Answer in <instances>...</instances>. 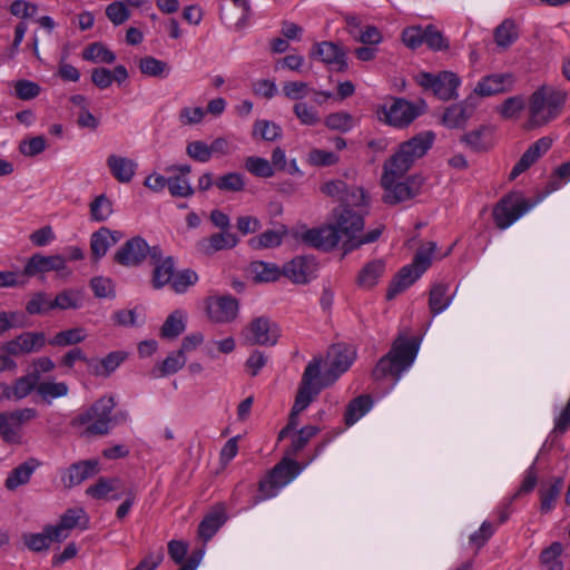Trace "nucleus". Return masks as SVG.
Here are the masks:
<instances>
[{"mask_svg":"<svg viewBox=\"0 0 570 570\" xmlns=\"http://www.w3.org/2000/svg\"><path fill=\"white\" fill-rule=\"evenodd\" d=\"M321 191L341 203V207L333 210L335 222L332 224L338 230L340 238L354 239L364 228V217L351 207L367 206L368 196L364 188L346 180H327L321 186Z\"/></svg>","mask_w":570,"mask_h":570,"instance_id":"1","label":"nucleus"},{"mask_svg":"<svg viewBox=\"0 0 570 570\" xmlns=\"http://www.w3.org/2000/svg\"><path fill=\"white\" fill-rule=\"evenodd\" d=\"M419 345L417 337L406 338L402 335L397 336L389 353L382 356L373 368V380L381 381L392 376L394 382H397L402 373L414 362L419 352Z\"/></svg>","mask_w":570,"mask_h":570,"instance_id":"2","label":"nucleus"},{"mask_svg":"<svg viewBox=\"0 0 570 570\" xmlns=\"http://www.w3.org/2000/svg\"><path fill=\"white\" fill-rule=\"evenodd\" d=\"M116 402L114 396H102L91 404L89 409L75 416L70 425L72 428H80L86 425L82 435H106L109 433V424L115 422H125L127 413L119 412L111 415Z\"/></svg>","mask_w":570,"mask_h":570,"instance_id":"3","label":"nucleus"},{"mask_svg":"<svg viewBox=\"0 0 570 570\" xmlns=\"http://www.w3.org/2000/svg\"><path fill=\"white\" fill-rule=\"evenodd\" d=\"M433 141L434 134L424 131L401 144L397 151L385 161L382 178H399L405 175L413 164L428 153Z\"/></svg>","mask_w":570,"mask_h":570,"instance_id":"4","label":"nucleus"},{"mask_svg":"<svg viewBox=\"0 0 570 570\" xmlns=\"http://www.w3.org/2000/svg\"><path fill=\"white\" fill-rule=\"evenodd\" d=\"M557 186L551 184V188L534 198H525L521 193H510L502 197L493 208V219L498 228L505 229L519 219L523 214L535 206L547 194L554 190Z\"/></svg>","mask_w":570,"mask_h":570,"instance_id":"5","label":"nucleus"},{"mask_svg":"<svg viewBox=\"0 0 570 570\" xmlns=\"http://www.w3.org/2000/svg\"><path fill=\"white\" fill-rule=\"evenodd\" d=\"M436 248L434 242L428 243V248H420L414 255L413 263L403 266L391 281L386 292V299H393L396 295L410 287L430 266L431 254Z\"/></svg>","mask_w":570,"mask_h":570,"instance_id":"6","label":"nucleus"},{"mask_svg":"<svg viewBox=\"0 0 570 570\" xmlns=\"http://www.w3.org/2000/svg\"><path fill=\"white\" fill-rule=\"evenodd\" d=\"M302 471L301 464L285 455L273 469L268 471L266 476L259 481V495L256 501H263L272 498L276 492L288 484Z\"/></svg>","mask_w":570,"mask_h":570,"instance_id":"7","label":"nucleus"},{"mask_svg":"<svg viewBox=\"0 0 570 570\" xmlns=\"http://www.w3.org/2000/svg\"><path fill=\"white\" fill-rule=\"evenodd\" d=\"M564 102V96L552 89L542 87L530 98V122L532 126H543L554 119Z\"/></svg>","mask_w":570,"mask_h":570,"instance_id":"8","label":"nucleus"},{"mask_svg":"<svg viewBox=\"0 0 570 570\" xmlns=\"http://www.w3.org/2000/svg\"><path fill=\"white\" fill-rule=\"evenodd\" d=\"M321 375V361L314 358L304 370L301 384L298 386L294 405L295 412L304 411L322 391L327 386V382L317 381Z\"/></svg>","mask_w":570,"mask_h":570,"instance_id":"9","label":"nucleus"},{"mask_svg":"<svg viewBox=\"0 0 570 570\" xmlns=\"http://www.w3.org/2000/svg\"><path fill=\"white\" fill-rule=\"evenodd\" d=\"M425 108L424 101L414 105L403 98H396L391 106H381L377 109V117L391 126L402 128L410 125Z\"/></svg>","mask_w":570,"mask_h":570,"instance_id":"10","label":"nucleus"},{"mask_svg":"<svg viewBox=\"0 0 570 570\" xmlns=\"http://www.w3.org/2000/svg\"><path fill=\"white\" fill-rule=\"evenodd\" d=\"M244 344L273 346L277 343L281 332L278 325L267 316H258L249 322L240 332Z\"/></svg>","mask_w":570,"mask_h":570,"instance_id":"11","label":"nucleus"},{"mask_svg":"<svg viewBox=\"0 0 570 570\" xmlns=\"http://www.w3.org/2000/svg\"><path fill=\"white\" fill-rule=\"evenodd\" d=\"M420 86L431 89L441 100L448 101L458 97L456 89L460 78L451 71H442L438 75L423 72L417 78Z\"/></svg>","mask_w":570,"mask_h":570,"instance_id":"12","label":"nucleus"},{"mask_svg":"<svg viewBox=\"0 0 570 570\" xmlns=\"http://www.w3.org/2000/svg\"><path fill=\"white\" fill-rule=\"evenodd\" d=\"M299 238L305 245L323 252L332 250L341 240L338 230L332 224L309 228L301 233Z\"/></svg>","mask_w":570,"mask_h":570,"instance_id":"13","label":"nucleus"},{"mask_svg":"<svg viewBox=\"0 0 570 570\" xmlns=\"http://www.w3.org/2000/svg\"><path fill=\"white\" fill-rule=\"evenodd\" d=\"M47 343L43 332H23L3 343V348L13 356H21L40 352Z\"/></svg>","mask_w":570,"mask_h":570,"instance_id":"14","label":"nucleus"},{"mask_svg":"<svg viewBox=\"0 0 570 570\" xmlns=\"http://www.w3.org/2000/svg\"><path fill=\"white\" fill-rule=\"evenodd\" d=\"M384 189L383 200L395 205L420 194L422 180H381Z\"/></svg>","mask_w":570,"mask_h":570,"instance_id":"15","label":"nucleus"},{"mask_svg":"<svg viewBox=\"0 0 570 570\" xmlns=\"http://www.w3.org/2000/svg\"><path fill=\"white\" fill-rule=\"evenodd\" d=\"M317 268L313 256H296L283 266V275L294 284H307L316 276Z\"/></svg>","mask_w":570,"mask_h":570,"instance_id":"16","label":"nucleus"},{"mask_svg":"<svg viewBox=\"0 0 570 570\" xmlns=\"http://www.w3.org/2000/svg\"><path fill=\"white\" fill-rule=\"evenodd\" d=\"M238 299L230 296L209 297L206 301V313L214 323L233 322L238 314Z\"/></svg>","mask_w":570,"mask_h":570,"instance_id":"17","label":"nucleus"},{"mask_svg":"<svg viewBox=\"0 0 570 570\" xmlns=\"http://www.w3.org/2000/svg\"><path fill=\"white\" fill-rule=\"evenodd\" d=\"M148 244L140 237L128 239L114 255V262L125 266H139L147 257Z\"/></svg>","mask_w":570,"mask_h":570,"instance_id":"18","label":"nucleus"},{"mask_svg":"<svg viewBox=\"0 0 570 570\" xmlns=\"http://www.w3.org/2000/svg\"><path fill=\"white\" fill-rule=\"evenodd\" d=\"M311 57L331 66L336 71H345L348 67L344 50L331 41L316 43Z\"/></svg>","mask_w":570,"mask_h":570,"instance_id":"19","label":"nucleus"},{"mask_svg":"<svg viewBox=\"0 0 570 570\" xmlns=\"http://www.w3.org/2000/svg\"><path fill=\"white\" fill-rule=\"evenodd\" d=\"M99 472L98 460H82L69 465L61 475L63 485L71 489Z\"/></svg>","mask_w":570,"mask_h":570,"instance_id":"20","label":"nucleus"},{"mask_svg":"<svg viewBox=\"0 0 570 570\" xmlns=\"http://www.w3.org/2000/svg\"><path fill=\"white\" fill-rule=\"evenodd\" d=\"M66 267V259L60 255L43 256L41 254L32 255L27 262L22 275L27 277L52 271H61Z\"/></svg>","mask_w":570,"mask_h":570,"instance_id":"21","label":"nucleus"},{"mask_svg":"<svg viewBox=\"0 0 570 570\" xmlns=\"http://www.w3.org/2000/svg\"><path fill=\"white\" fill-rule=\"evenodd\" d=\"M332 354L331 367L326 373L328 385L336 381L342 373L346 372L355 360V351L342 345L333 346Z\"/></svg>","mask_w":570,"mask_h":570,"instance_id":"22","label":"nucleus"},{"mask_svg":"<svg viewBox=\"0 0 570 570\" xmlns=\"http://www.w3.org/2000/svg\"><path fill=\"white\" fill-rule=\"evenodd\" d=\"M127 356L128 354L124 351H115L108 353L100 360L90 358V361H88L89 372L95 376L108 377L125 362Z\"/></svg>","mask_w":570,"mask_h":570,"instance_id":"23","label":"nucleus"},{"mask_svg":"<svg viewBox=\"0 0 570 570\" xmlns=\"http://www.w3.org/2000/svg\"><path fill=\"white\" fill-rule=\"evenodd\" d=\"M513 82L510 73L491 75L480 80L474 88V92L482 97L493 96L503 92Z\"/></svg>","mask_w":570,"mask_h":570,"instance_id":"24","label":"nucleus"},{"mask_svg":"<svg viewBox=\"0 0 570 570\" xmlns=\"http://www.w3.org/2000/svg\"><path fill=\"white\" fill-rule=\"evenodd\" d=\"M40 461L29 458L23 463L16 466L7 476L4 485L8 490L13 491L20 485H24L30 481L35 470L40 466Z\"/></svg>","mask_w":570,"mask_h":570,"instance_id":"25","label":"nucleus"},{"mask_svg":"<svg viewBox=\"0 0 570 570\" xmlns=\"http://www.w3.org/2000/svg\"><path fill=\"white\" fill-rule=\"evenodd\" d=\"M239 239L236 235L226 232L215 233L208 238L200 242V249L206 255H212L218 250L234 248L238 244Z\"/></svg>","mask_w":570,"mask_h":570,"instance_id":"26","label":"nucleus"},{"mask_svg":"<svg viewBox=\"0 0 570 570\" xmlns=\"http://www.w3.org/2000/svg\"><path fill=\"white\" fill-rule=\"evenodd\" d=\"M85 514L82 509H68L56 525H50L51 534L56 542H61L68 537V530L73 529Z\"/></svg>","mask_w":570,"mask_h":570,"instance_id":"27","label":"nucleus"},{"mask_svg":"<svg viewBox=\"0 0 570 570\" xmlns=\"http://www.w3.org/2000/svg\"><path fill=\"white\" fill-rule=\"evenodd\" d=\"M226 520L227 517L223 508L208 513L198 525V535L204 541L210 540Z\"/></svg>","mask_w":570,"mask_h":570,"instance_id":"28","label":"nucleus"},{"mask_svg":"<svg viewBox=\"0 0 570 570\" xmlns=\"http://www.w3.org/2000/svg\"><path fill=\"white\" fill-rule=\"evenodd\" d=\"M107 166L115 178L127 179L135 176L138 164L127 157L110 155L107 158Z\"/></svg>","mask_w":570,"mask_h":570,"instance_id":"29","label":"nucleus"},{"mask_svg":"<svg viewBox=\"0 0 570 570\" xmlns=\"http://www.w3.org/2000/svg\"><path fill=\"white\" fill-rule=\"evenodd\" d=\"M385 271L383 259H374L363 266L357 276V284L363 288L374 287Z\"/></svg>","mask_w":570,"mask_h":570,"instance_id":"30","label":"nucleus"},{"mask_svg":"<svg viewBox=\"0 0 570 570\" xmlns=\"http://www.w3.org/2000/svg\"><path fill=\"white\" fill-rule=\"evenodd\" d=\"M372 404L373 401L368 394H362L350 401L344 413L345 424L351 426L356 423L370 411Z\"/></svg>","mask_w":570,"mask_h":570,"instance_id":"31","label":"nucleus"},{"mask_svg":"<svg viewBox=\"0 0 570 570\" xmlns=\"http://www.w3.org/2000/svg\"><path fill=\"white\" fill-rule=\"evenodd\" d=\"M472 112L473 109L469 108L464 102L454 104L445 109L442 121L449 128H459L465 125Z\"/></svg>","mask_w":570,"mask_h":570,"instance_id":"32","label":"nucleus"},{"mask_svg":"<svg viewBox=\"0 0 570 570\" xmlns=\"http://www.w3.org/2000/svg\"><path fill=\"white\" fill-rule=\"evenodd\" d=\"M493 36L498 47L502 49L509 48L519 38V29L515 21L513 19H504L494 29Z\"/></svg>","mask_w":570,"mask_h":570,"instance_id":"33","label":"nucleus"},{"mask_svg":"<svg viewBox=\"0 0 570 570\" xmlns=\"http://www.w3.org/2000/svg\"><path fill=\"white\" fill-rule=\"evenodd\" d=\"M562 488V478H554L552 483H550L548 487L546 484H541L539 489L541 512L548 513L554 509V503L559 498Z\"/></svg>","mask_w":570,"mask_h":570,"instance_id":"34","label":"nucleus"},{"mask_svg":"<svg viewBox=\"0 0 570 570\" xmlns=\"http://www.w3.org/2000/svg\"><path fill=\"white\" fill-rule=\"evenodd\" d=\"M249 271L257 283L275 282L283 275V268L281 269L276 264L263 261L252 262Z\"/></svg>","mask_w":570,"mask_h":570,"instance_id":"35","label":"nucleus"},{"mask_svg":"<svg viewBox=\"0 0 570 570\" xmlns=\"http://www.w3.org/2000/svg\"><path fill=\"white\" fill-rule=\"evenodd\" d=\"M287 234V228L281 226L278 229H268L248 240L254 249L277 247L282 244L283 237Z\"/></svg>","mask_w":570,"mask_h":570,"instance_id":"36","label":"nucleus"},{"mask_svg":"<svg viewBox=\"0 0 570 570\" xmlns=\"http://www.w3.org/2000/svg\"><path fill=\"white\" fill-rule=\"evenodd\" d=\"M110 236L111 230L107 227H100L91 235L90 252L94 262H98L100 258H102L107 254L108 249L112 246Z\"/></svg>","mask_w":570,"mask_h":570,"instance_id":"37","label":"nucleus"},{"mask_svg":"<svg viewBox=\"0 0 570 570\" xmlns=\"http://www.w3.org/2000/svg\"><path fill=\"white\" fill-rule=\"evenodd\" d=\"M154 265L151 285L155 289H160L171 283L175 273V262L171 256H168L163 262Z\"/></svg>","mask_w":570,"mask_h":570,"instance_id":"38","label":"nucleus"},{"mask_svg":"<svg viewBox=\"0 0 570 570\" xmlns=\"http://www.w3.org/2000/svg\"><path fill=\"white\" fill-rule=\"evenodd\" d=\"M449 286L446 284H435L431 287L429 294V307L433 315L443 312L452 302V296L448 295Z\"/></svg>","mask_w":570,"mask_h":570,"instance_id":"39","label":"nucleus"},{"mask_svg":"<svg viewBox=\"0 0 570 570\" xmlns=\"http://www.w3.org/2000/svg\"><path fill=\"white\" fill-rule=\"evenodd\" d=\"M22 541L24 546L33 552H42L49 549L51 542H56L51 534L50 525L43 528L41 533H23Z\"/></svg>","mask_w":570,"mask_h":570,"instance_id":"40","label":"nucleus"},{"mask_svg":"<svg viewBox=\"0 0 570 570\" xmlns=\"http://www.w3.org/2000/svg\"><path fill=\"white\" fill-rule=\"evenodd\" d=\"M82 59L94 63H112L116 55L101 42H94L82 51Z\"/></svg>","mask_w":570,"mask_h":570,"instance_id":"41","label":"nucleus"},{"mask_svg":"<svg viewBox=\"0 0 570 570\" xmlns=\"http://www.w3.org/2000/svg\"><path fill=\"white\" fill-rule=\"evenodd\" d=\"M121 489V480L118 478H99L98 481L90 485L86 493L95 499H108L111 492Z\"/></svg>","mask_w":570,"mask_h":570,"instance_id":"42","label":"nucleus"},{"mask_svg":"<svg viewBox=\"0 0 570 570\" xmlns=\"http://www.w3.org/2000/svg\"><path fill=\"white\" fill-rule=\"evenodd\" d=\"M318 432L320 429L315 425L303 426L294 435L291 445L285 451V455L296 456Z\"/></svg>","mask_w":570,"mask_h":570,"instance_id":"43","label":"nucleus"},{"mask_svg":"<svg viewBox=\"0 0 570 570\" xmlns=\"http://www.w3.org/2000/svg\"><path fill=\"white\" fill-rule=\"evenodd\" d=\"M85 330L81 327H73L58 332L52 338L48 341V344L51 346L65 347L81 343L85 341Z\"/></svg>","mask_w":570,"mask_h":570,"instance_id":"44","label":"nucleus"},{"mask_svg":"<svg viewBox=\"0 0 570 570\" xmlns=\"http://www.w3.org/2000/svg\"><path fill=\"white\" fill-rule=\"evenodd\" d=\"M562 551L563 547L560 542H552L541 551L540 562L547 568V570H563V563L559 559Z\"/></svg>","mask_w":570,"mask_h":570,"instance_id":"45","label":"nucleus"},{"mask_svg":"<svg viewBox=\"0 0 570 570\" xmlns=\"http://www.w3.org/2000/svg\"><path fill=\"white\" fill-rule=\"evenodd\" d=\"M185 331L184 315L180 311L173 312L164 322L160 335L164 338H176Z\"/></svg>","mask_w":570,"mask_h":570,"instance_id":"46","label":"nucleus"},{"mask_svg":"<svg viewBox=\"0 0 570 570\" xmlns=\"http://www.w3.org/2000/svg\"><path fill=\"white\" fill-rule=\"evenodd\" d=\"M139 69L144 75L157 78L167 77L170 71V67L167 62L151 56L140 59Z\"/></svg>","mask_w":570,"mask_h":570,"instance_id":"47","label":"nucleus"},{"mask_svg":"<svg viewBox=\"0 0 570 570\" xmlns=\"http://www.w3.org/2000/svg\"><path fill=\"white\" fill-rule=\"evenodd\" d=\"M112 214V203L104 194L97 196L90 204V215L96 222H104Z\"/></svg>","mask_w":570,"mask_h":570,"instance_id":"48","label":"nucleus"},{"mask_svg":"<svg viewBox=\"0 0 570 570\" xmlns=\"http://www.w3.org/2000/svg\"><path fill=\"white\" fill-rule=\"evenodd\" d=\"M383 230H384V225H379L376 228L370 230L366 234H363L361 236L356 235L354 237V239L344 240L343 245H342L344 253H350L354 249H357L358 247H361L364 244L374 243L375 240H377L380 238Z\"/></svg>","mask_w":570,"mask_h":570,"instance_id":"49","label":"nucleus"},{"mask_svg":"<svg viewBox=\"0 0 570 570\" xmlns=\"http://www.w3.org/2000/svg\"><path fill=\"white\" fill-rule=\"evenodd\" d=\"M325 125L332 130L346 132L354 127L355 120L353 116L347 112H333L325 118Z\"/></svg>","mask_w":570,"mask_h":570,"instance_id":"50","label":"nucleus"},{"mask_svg":"<svg viewBox=\"0 0 570 570\" xmlns=\"http://www.w3.org/2000/svg\"><path fill=\"white\" fill-rule=\"evenodd\" d=\"M245 168L256 177H269L274 174L271 163L261 157L250 156L245 159Z\"/></svg>","mask_w":570,"mask_h":570,"instance_id":"51","label":"nucleus"},{"mask_svg":"<svg viewBox=\"0 0 570 570\" xmlns=\"http://www.w3.org/2000/svg\"><path fill=\"white\" fill-rule=\"evenodd\" d=\"M462 140L473 151H485L491 147L490 139H488L485 129L473 130L462 137Z\"/></svg>","mask_w":570,"mask_h":570,"instance_id":"52","label":"nucleus"},{"mask_svg":"<svg viewBox=\"0 0 570 570\" xmlns=\"http://www.w3.org/2000/svg\"><path fill=\"white\" fill-rule=\"evenodd\" d=\"M0 435L6 443H19V426L13 424L8 412L0 413Z\"/></svg>","mask_w":570,"mask_h":570,"instance_id":"53","label":"nucleus"},{"mask_svg":"<svg viewBox=\"0 0 570 570\" xmlns=\"http://www.w3.org/2000/svg\"><path fill=\"white\" fill-rule=\"evenodd\" d=\"M68 385L63 382L52 383V382H42L37 386L38 394L47 402H50V399L61 397L68 394Z\"/></svg>","mask_w":570,"mask_h":570,"instance_id":"54","label":"nucleus"},{"mask_svg":"<svg viewBox=\"0 0 570 570\" xmlns=\"http://www.w3.org/2000/svg\"><path fill=\"white\" fill-rule=\"evenodd\" d=\"M186 363V357L183 351L178 350L168 355L159 365L160 376H167L178 372Z\"/></svg>","mask_w":570,"mask_h":570,"instance_id":"55","label":"nucleus"},{"mask_svg":"<svg viewBox=\"0 0 570 570\" xmlns=\"http://www.w3.org/2000/svg\"><path fill=\"white\" fill-rule=\"evenodd\" d=\"M81 306V296L75 291H63L52 301V309L79 308Z\"/></svg>","mask_w":570,"mask_h":570,"instance_id":"56","label":"nucleus"},{"mask_svg":"<svg viewBox=\"0 0 570 570\" xmlns=\"http://www.w3.org/2000/svg\"><path fill=\"white\" fill-rule=\"evenodd\" d=\"M293 111L303 125L314 126L320 121L318 111L306 102H296L293 107Z\"/></svg>","mask_w":570,"mask_h":570,"instance_id":"57","label":"nucleus"},{"mask_svg":"<svg viewBox=\"0 0 570 570\" xmlns=\"http://www.w3.org/2000/svg\"><path fill=\"white\" fill-rule=\"evenodd\" d=\"M198 279L196 272L191 269H184L174 273V278L171 279L170 286L176 293H184L187 288L194 285Z\"/></svg>","mask_w":570,"mask_h":570,"instance_id":"58","label":"nucleus"},{"mask_svg":"<svg viewBox=\"0 0 570 570\" xmlns=\"http://www.w3.org/2000/svg\"><path fill=\"white\" fill-rule=\"evenodd\" d=\"M52 309V301H50L46 293H36L26 305V311L31 314H46Z\"/></svg>","mask_w":570,"mask_h":570,"instance_id":"59","label":"nucleus"},{"mask_svg":"<svg viewBox=\"0 0 570 570\" xmlns=\"http://www.w3.org/2000/svg\"><path fill=\"white\" fill-rule=\"evenodd\" d=\"M424 43L432 50H444L449 48V41L433 24L425 27Z\"/></svg>","mask_w":570,"mask_h":570,"instance_id":"60","label":"nucleus"},{"mask_svg":"<svg viewBox=\"0 0 570 570\" xmlns=\"http://www.w3.org/2000/svg\"><path fill=\"white\" fill-rule=\"evenodd\" d=\"M107 18L116 26L122 24L129 19L130 12L122 1H114L106 8Z\"/></svg>","mask_w":570,"mask_h":570,"instance_id":"61","label":"nucleus"},{"mask_svg":"<svg viewBox=\"0 0 570 570\" xmlns=\"http://www.w3.org/2000/svg\"><path fill=\"white\" fill-rule=\"evenodd\" d=\"M425 28L411 26L402 31V40L407 48L416 49L424 43Z\"/></svg>","mask_w":570,"mask_h":570,"instance_id":"62","label":"nucleus"},{"mask_svg":"<svg viewBox=\"0 0 570 570\" xmlns=\"http://www.w3.org/2000/svg\"><path fill=\"white\" fill-rule=\"evenodd\" d=\"M282 129L278 125L268 120H257L254 124L253 134L259 135L265 140H275L281 136Z\"/></svg>","mask_w":570,"mask_h":570,"instance_id":"63","label":"nucleus"},{"mask_svg":"<svg viewBox=\"0 0 570 570\" xmlns=\"http://www.w3.org/2000/svg\"><path fill=\"white\" fill-rule=\"evenodd\" d=\"M309 91L308 83L303 81H287L283 86L284 96L291 100H302Z\"/></svg>","mask_w":570,"mask_h":570,"instance_id":"64","label":"nucleus"}]
</instances>
